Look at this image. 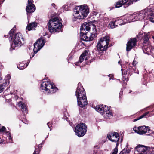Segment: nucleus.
Returning <instances> with one entry per match:
<instances>
[{"label": "nucleus", "instance_id": "23", "mask_svg": "<svg viewBox=\"0 0 154 154\" xmlns=\"http://www.w3.org/2000/svg\"><path fill=\"white\" fill-rule=\"evenodd\" d=\"M128 0H120L116 3V8H119L121 7L122 5H124L128 1Z\"/></svg>", "mask_w": 154, "mask_h": 154}, {"label": "nucleus", "instance_id": "26", "mask_svg": "<svg viewBox=\"0 0 154 154\" xmlns=\"http://www.w3.org/2000/svg\"><path fill=\"white\" fill-rule=\"evenodd\" d=\"M149 112H147L143 114L140 116L138 118H137L136 119H134L133 120V122H136L138 120L143 118V117H145V116H146L149 113Z\"/></svg>", "mask_w": 154, "mask_h": 154}, {"label": "nucleus", "instance_id": "21", "mask_svg": "<svg viewBox=\"0 0 154 154\" xmlns=\"http://www.w3.org/2000/svg\"><path fill=\"white\" fill-rule=\"evenodd\" d=\"M88 54V52L86 51L82 54L79 58V61L80 63L82 62L84 60H87Z\"/></svg>", "mask_w": 154, "mask_h": 154}, {"label": "nucleus", "instance_id": "12", "mask_svg": "<svg viewBox=\"0 0 154 154\" xmlns=\"http://www.w3.org/2000/svg\"><path fill=\"white\" fill-rule=\"evenodd\" d=\"M78 85L79 86L77 87L75 92V95L77 97V99L81 98H83L84 97H86L84 88L81 86H79V85H81L80 83H79Z\"/></svg>", "mask_w": 154, "mask_h": 154}, {"label": "nucleus", "instance_id": "36", "mask_svg": "<svg viewBox=\"0 0 154 154\" xmlns=\"http://www.w3.org/2000/svg\"><path fill=\"white\" fill-rule=\"evenodd\" d=\"M50 123H47V125L49 127V128L50 129V130H51V127L50 126V124L49 125Z\"/></svg>", "mask_w": 154, "mask_h": 154}, {"label": "nucleus", "instance_id": "10", "mask_svg": "<svg viewBox=\"0 0 154 154\" xmlns=\"http://www.w3.org/2000/svg\"><path fill=\"white\" fill-rule=\"evenodd\" d=\"M45 41L43 37L38 40L37 42L34 44L33 51L36 54L44 45Z\"/></svg>", "mask_w": 154, "mask_h": 154}, {"label": "nucleus", "instance_id": "16", "mask_svg": "<svg viewBox=\"0 0 154 154\" xmlns=\"http://www.w3.org/2000/svg\"><path fill=\"white\" fill-rule=\"evenodd\" d=\"M78 104L81 107L83 108L87 105L86 97L77 99Z\"/></svg>", "mask_w": 154, "mask_h": 154}, {"label": "nucleus", "instance_id": "30", "mask_svg": "<svg viewBox=\"0 0 154 154\" xmlns=\"http://www.w3.org/2000/svg\"><path fill=\"white\" fill-rule=\"evenodd\" d=\"M118 151L117 147L115 148L113 150L111 154H117Z\"/></svg>", "mask_w": 154, "mask_h": 154}, {"label": "nucleus", "instance_id": "25", "mask_svg": "<svg viewBox=\"0 0 154 154\" xmlns=\"http://www.w3.org/2000/svg\"><path fill=\"white\" fill-rule=\"evenodd\" d=\"M105 112L106 114V116L108 117H110L113 116L112 113L109 111V109L108 107V109H106Z\"/></svg>", "mask_w": 154, "mask_h": 154}, {"label": "nucleus", "instance_id": "39", "mask_svg": "<svg viewBox=\"0 0 154 154\" xmlns=\"http://www.w3.org/2000/svg\"><path fill=\"white\" fill-rule=\"evenodd\" d=\"M2 143V142H1V138L0 137V144Z\"/></svg>", "mask_w": 154, "mask_h": 154}, {"label": "nucleus", "instance_id": "2", "mask_svg": "<svg viewBox=\"0 0 154 154\" xmlns=\"http://www.w3.org/2000/svg\"><path fill=\"white\" fill-rule=\"evenodd\" d=\"M89 12V10L86 5L76 7L74 10L73 21H77V19H84L87 16Z\"/></svg>", "mask_w": 154, "mask_h": 154}, {"label": "nucleus", "instance_id": "20", "mask_svg": "<svg viewBox=\"0 0 154 154\" xmlns=\"http://www.w3.org/2000/svg\"><path fill=\"white\" fill-rule=\"evenodd\" d=\"M6 128L4 126H2L0 125V132H5V133L7 135L9 140H12V137L11 134L10 132L5 131Z\"/></svg>", "mask_w": 154, "mask_h": 154}, {"label": "nucleus", "instance_id": "18", "mask_svg": "<svg viewBox=\"0 0 154 154\" xmlns=\"http://www.w3.org/2000/svg\"><path fill=\"white\" fill-rule=\"evenodd\" d=\"M147 11V9H145L140 11L138 13V16L140 18V20H142L144 19L148 15V14Z\"/></svg>", "mask_w": 154, "mask_h": 154}, {"label": "nucleus", "instance_id": "22", "mask_svg": "<svg viewBox=\"0 0 154 154\" xmlns=\"http://www.w3.org/2000/svg\"><path fill=\"white\" fill-rule=\"evenodd\" d=\"M37 26V23H36L35 22H32L27 26L26 29L28 31L34 30Z\"/></svg>", "mask_w": 154, "mask_h": 154}, {"label": "nucleus", "instance_id": "13", "mask_svg": "<svg viewBox=\"0 0 154 154\" xmlns=\"http://www.w3.org/2000/svg\"><path fill=\"white\" fill-rule=\"evenodd\" d=\"M108 139L112 142H117L119 140V137L118 133L110 132L107 135Z\"/></svg>", "mask_w": 154, "mask_h": 154}, {"label": "nucleus", "instance_id": "5", "mask_svg": "<svg viewBox=\"0 0 154 154\" xmlns=\"http://www.w3.org/2000/svg\"><path fill=\"white\" fill-rule=\"evenodd\" d=\"M110 41V38L109 36H105L101 38L97 45L98 50L103 51L106 49Z\"/></svg>", "mask_w": 154, "mask_h": 154}, {"label": "nucleus", "instance_id": "28", "mask_svg": "<svg viewBox=\"0 0 154 154\" xmlns=\"http://www.w3.org/2000/svg\"><path fill=\"white\" fill-rule=\"evenodd\" d=\"M129 149H124L122 151L119 153V154H129Z\"/></svg>", "mask_w": 154, "mask_h": 154}, {"label": "nucleus", "instance_id": "7", "mask_svg": "<svg viewBox=\"0 0 154 154\" xmlns=\"http://www.w3.org/2000/svg\"><path fill=\"white\" fill-rule=\"evenodd\" d=\"M87 128V127L85 124H78L75 128V131L76 134L79 137L83 136L86 132Z\"/></svg>", "mask_w": 154, "mask_h": 154}, {"label": "nucleus", "instance_id": "9", "mask_svg": "<svg viewBox=\"0 0 154 154\" xmlns=\"http://www.w3.org/2000/svg\"><path fill=\"white\" fill-rule=\"evenodd\" d=\"M149 36L146 34L145 35L143 39V50L145 53L148 54L151 51V45L149 39Z\"/></svg>", "mask_w": 154, "mask_h": 154}, {"label": "nucleus", "instance_id": "24", "mask_svg": "<svg viewBox=\"0 0 154 154\" xmlns=\"http://www.w3.org/2000/svg\"><path fill=\"white\" fill-rule=\"evenodd\" d=\"M18 104L19 106L21 107L22 109L25 110V112H24V113L25 114V113H26V114L27 112L26 110V105L25 104H24L21 101L19 102Z\"/></svg>", "mask_w": 154, "mask_h": 154}, {"label": "nucleus", "instance_id": "34", "mask_svg": "<svg viewBox=\"0 0 154 154\" xmlns=\"http://www.w3.org/2000/svg\"><path fill=\"white\" fill-rule=\"evenodd\" d=\"M136 62L134 60L133 62V65L134 66H135L136 65Z\"/></svg>", "mask_w": 154, "mask_h": 154}, {"label": "nucleus", "instance_id": "41", "mask_svg": "<svg viewBox=\"0 0 154 154\" xmlns=\"http://www.w3.org/2000/svg\"><path fill=\"white\" fill-rule=\"evenodd\" d=\"M7 76H9V78H10V77L9 75H8Z\"/></svg>", "mask_w": 154, "mask_h": 154}, {"label": "nucleus", "instance_id": "35", "mask_svg": "<svg viewBox=\"0 0 154 154\" xmlns=\"http://www.w3.org/2000/svg\"><path fill=\"white\" fill-rule=\"evenodd\" d=\"M113 75L112 74H110L109 75V77H110V80L111 79V78L113 76Z\"/></svg>", "mask_w": 154, "mask_h": 154}, {"label": "nucleus", "instance_id": "38", "mask_svg": "<svg viewBox=\"0 0 154 154\" xmlns=\"http://www.w3.org/2000/svg\"><path fill=\"white\" fill-rule=\"evenodd\" d=\"M52 6L53 7H54H54H55V4H54L53 3V4H52Z\"/></svg>", "mask_w": 154, "mask_h": 154}, {"label": "nucleus", "instance_id": "27", "mask_svg": "<svg viewBox=\"0 0 154 154\" xmlns=\"http://www.w3.org/2000/svg\"><path fill=\"white\" fill-rule=\"evenodd\" d=\"M148 18L151 22H154V14H152L148 16Z\"/></svg>", "mask_w": 154, "mask_h": 154}, {"label": "nucleus", "instance_id": "43", "mask_svg": "<svg viewBox=\"0 0 154 154\" xmlns=\"http://www.w3.org/2000/svg\"><path fill=\"white\" fill-rule=\"evenodd\" d=\"M152 38H153V39H154V36H153V37H152Z\"/></svg>", "mask_w": 154, "mask_h": 154}, {"label": "nucleus", "instance_id": "1", "mask_svg": "<svg viewBox=\"0 0 154 154\" xmlns=\"http://www.w3.org/2000/svg\"><path fill=\"white\" fill-rule=\"evenodd\" d=\"M80 29L81 38L83 41H92L97 36L96 27L94 24L90 25L85 22L81 26Z\"/></svg>", "mask_w": 154, "mask_h": 154}, {"label": "nucleus", "instance_id": "42", "mask_svg": "<svg viewBox=\"0 0 154 154\" xmlns=\"http://www.w3.org/2000/svg\"><path fill=\"white\" fill-rule=\"evenodd\" d=\"M120 61H119V62H118V63H120Z\"/></svg>", "mask_w": 154, "mask_h": 154}, {"label": "nucleus", "instance_id": "40", "mask_svg": "<svg viewBox=\"0 0 154 154\" xmlns=\"http://www.w3.org/2000/svg\"><path fill=\"white\" fill-rule=\"evenodd\" d=\"M28 65V64H26V66H25V68Z\"/></svg>", "mask_w": 154, "mask_h": 154}, {"label": "nucleus", "instance_id": "37", "mask_svg": "<svg viewBox=\"0 0 154 154\" xmlns=\"http://www.w3.org/2000/svg\"><path fill=\"white\" fill-rule=\"evenodd\" d=\"M14 28H13L10 31V33H12L13 32H14Z\"/></svg>", "mask_w": 154, "mask_h": 154}, {"label": "nucleus", "instance_id": "32", "mask_svg": "<svg viewBox=\"0 0 154 154\" xmlns=\"http://www.w3.org/2000/svg\"><path fill=\"white\" fill-rule=\"evenodd\" d=\"M122 80L124 81L127 80V77L126 75H122Z\"/></svg>", "mask_w": 154, "mask_h": 154}, {"label": "nucleus", "instance_id": "17", "mask_svg": "<svg viewBox=\"0 0 154 154\" xmlns=\"http://www.w3.org/2000/svg\"><path fill=\"white\" fill-rule=\"evenodd\" d=\"M107 109L108 107L105 105L104 106L103 105H99L95 107L96 110L102 115L105 114V110Z\"/></svg>", "mask_w": 154, "mask_h": 154}, {"label": "nucleus", "instance_id": "19", "mask_svg": "<svg viewBox=\"0 0 154 154\" xmlns=\"http://www.w3.org/2000/svg\"><path fill=\"white\" fill-rule=\"evenodd\" d=\"M129 19L128 20L129 22L140 20V18L139 16H138V13L131 15L129 16Z\"/></svg>", "mask_w": 154, "mask_h": 154}, {"label": "nucleus", "instance_id": "14", "mask_svg": "<svg viewBox=\"0 0 154 154\" xmlns=\"http://www.w3.org/2000/svg\"><path fill=\"white\" fill-rule=\"evenodd\" d=\"M32 0H28V3L26 8V11L28 13H32L34 11L35 9V5L32 4Z\"/></svg>", "mask_w": 154, "mask_h": 154}, {"label": "nucleus", "instance_id": "29", "mask_svg": "<svg viewBox=\"0 0 154 154\" xmlns=\"http://www.w3.org/2000/svg\"><path fill=\"white\" fill-rule=\"evenodd\" d=\"M109 27L112 28L116 27V25L115 23L113 22H111L109 24Z\"/></svg>", "mask_w": 154, "mask_h": 154}, {"label": "nucleus", "instance_id": "44", "mask_svg": "<svg viewBox=\"0 0 154 154\" xmlns=\"http://www.w3.org/2000/svg\"><path fill=\"white\" fill-rule=\"evenodd\" d=\"M34 56V55H33V56H32V57H33V56Z\"/></svg>", "mask_w": 154, "mask_h": 154}, {"label": "nucleus", "instance_id": "8", "mask_svg": "<svg viewBox=\"0 0 154 154\" xmlns=\"http://www.w3.org/2000/svg\"><path fill=\"white\" fill-rule=\"evenodd\" d=\"M135 149L139 152H140L138 154H151L154 153V148L147 147L142 145L137 146L135 148Z\"/></svg>", "mask_w": 154, "mask_h": 154}, {"label": "nucleus", "instance_id": "6", "mask_svg": "<svg viewBox=\"0 0 154 154\" xmlns=\"http://www.w3.org/2000/svg\"><path fill=\"white\" fill-rule=\"evenodd\" d=\"M41 88L42 89L46 91L48 93L53 94L55 92L57 88L54 85L50 82H44L42 84Z\"/></svg>", "mask_w": 154, "mask_h": 154}, {"label": "nucleus", "instance_id": "4", "mask_svg": "<svg viewBox=\"0 0 154 154\" xmlns=\"http://www.w3.org/2000/svg\"><path fill=\"white\" fill-rule=\"evenodd\" d=\"M13 41V42L10 48L11 51L15 49L16 47H20L24 43L23 37L20 33H17L14 36Z\"/></svg>", "mask_w": 154, "mask_h": 154}, {"label": "nucleus", "instance_id": "33", "mask_svg": "<svg viewBox=\"0 0 154 154\" xmlns=\"http://www.w3.org/2000/svg\"><path fill=\"white\" fill-rule=\"evenodd\" d=\"M19 66L20 67H21V68H20V69H23L24 68V67H23H23H22V65L21 64H20V65H19Z\"/></svg>", "mask_w": 154, "mask_h": 154}, {"label": "nucleus", "instance_id": "11", "mask_svg": "<svg viewBox=\"0 0 154 154\" xmlns=\"http://www.w3.org/2000/svg\"><path fill=\"white\" fill-rule=\"evenodd\" d=\"M133 130L135 132L140 135L145 134L147 131H149L150 130L149 127L145 126H141L138 127H134Z\"/></svg>", "mask_w": 154, "mask_h": 154}, {"label": "nucleus", "instance_id": "31", "mask_svg": "<svg viewBox=\"0 0 154 154\" xmlns=\"http://www.w3.org/2000/svg\"><path fill=\"white\" fill-rule=\"evenodd\" d=\"M40 150L38 149L35 148V151L33 154H38Z\"/></svg>", "mask_w": 154, "mask_h": 154}, {"label": "nucleus", "instance_id": "3", "mask_svg": "<svg viewBox=\"0 0 154 154\" xmlns=\"http://www.w3.org/2000/svg\"><path fill=\"white\" fill-rule=\"evenodd\" d=\"M48 25V30L51 33L58 32L62 26L60 21L56 17L50 20Z\"/></svg>", "mask_w": 154, "mask_h": 154}, {"label": "nucleus", "instance_id": "15", "mask_svg": "<svg viewBox=\"0 0 154 154\" xmlns=\"http://www.w3.org/2000/svg\"><path fill=\"white\" fill-rule=\"evenodd\" d=\"M137 40L135 38H131L127 44L126 50L130 51L133 47L136 45Z\"/></svg>", "mask_w": 154, "mask_h": 154}]
</instances>
